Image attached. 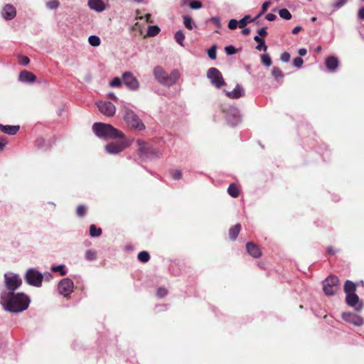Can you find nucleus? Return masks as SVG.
<instances>
[{"label":"nucleus","mask_w":364,"mask_h":364,"mask_svg":"<svg viewBox=\"0 0 364 364\" xmlns=\"http://www.w3.org/2000/svg\"><path fill=\"white\" fill-rule=\"evenodd\" d=\"M29 303V299L23 293L3 292L0 297V304L4 309L12 313L26 310Z\"/></svg>","instance_id":"1"},{"label":"nucleus","mask_w":364,"mask_h":364,"mask_svg":"<svg viewBox=\"0 0 364 364\" xmlns=\"http://www.w3.org/2000/svg\"><path fill=\"white\" fill-rule=\"evenodd\" d=\"M356 287V284L350 280L345 282L343 289L346 294V302L356 311H360L363 309L364 304L355 293Z\"/></svg>","instance_id":"2"},{"label":"nucleus","mask_w":364,"mask_h":364,"mask_svg":"<svg viewBox=\"0 0 364 364\" xmlns=\"http://www.w3.org/2000/svg\"><path fill=\"white\" fill-rule=\"evenodd\" d=\"M155 79L161 85L171 86L176 83L180 77L177 70H173L168 74L161 66H156L153 71Z\"/></svg>","instance_id":"3"},{"label":"nucleus","mask_w":364,"mask_h":364,"mask_svg":"<svg viewBox=\"0 0 364 364\" xmlns=\"http://www.w3.org/2000/svg\"><path fill=\"white\" fill-rule=\"evenodd\" d=\"M92 130L100 138L117 139L123 136V133L109 124L95 122L92 125Z\"/></svg>","instance_id":"4"},{"label":"nucleus","mask_w":364,"mask_h":364,"mask_svg":"<svg viewBox=\"0 0 364 364\" xmlns=\"http://www.w3.org/2000/svg\"><path fill=\"white\" fill-rule=\"evenodd\" d=\"M117 141L107 144L105 150L110 154H117L122 152L130 145V141L124 136L117 138Z\"/></svg>","instance_id":"5"},{"label":"nucleus","mask_w":364,"mask_h":364,"mask_svg":"<svg viewBox=\"0 0 364 364\" xmlns=\"http://www.w3.org/2000/svg\"><path fill=\"white\" fill-rule=\"evenodd\" d=\"M124 119L126 122V123L132 128L137 129L139 130H144L145 129L144 123L141 121L139 117L132 110H125Z\"/></svg>","instance_id":"6"},{"label":"nucleus","mask_w":364,"mask_h":364,"mask_svg":"<svg viewBox=\"0 0 364 364\" xmlns=\"http://www.w3.org/2000/svg\"><path fill=\"white\" fill-rule=\"evenodd\" d=\"M207 77L210 82L217 88H220L225 85L222 73L215 68H210L207 72Z\"/></svg>","instance_id":"7"},{"label":"nucleus","mask_w":364,"mask_h":364,"mask_svg":"<svg viewBox=\"0 0 364 364\" xmlns=\"http://www.w3.org/2000/svg\"><path fill=\"white\" fill-rule=\"evenodd\" d=\"M339 279L336 276H330L323 284V289L326 295H333L338 289Z\"/></svg>","instance_id":"8"},{"label":"nucleus","mask_w":364,"mask_h":364,"mask_svg":"<svg viewBox=\"0 0 364 364\" xmlns=\"http://www.w3.org/2000/svg\"><path fill=\"white\" fill-rule=\"evenodd\" d=\"M4 279L6 287L10 291H15L21 284V279L16 274L11 273L6 274L4 275Z\"/></svg>","instance_id":"9"},{"label":"nucleus","mask_w":364,"mask_h":364,"mask_svg":"<svg viewBox=\"0 0 364 364\" xmlns=\"http://www.w3.org/2000/svg\"><path fill=\"white\" fill-rule=\"evenodd\" d=\"M43 276L37 270L31 269L28 270L26 279V282L33 286L40 287L41 285L42 279Z\"/></svg>","instance_id":"10"},{"label":"nucleus","mask_w":364,"mask_h":364,"mask_svg":"<svg viewBox=\"0 0 364 364\" xmlns=\"http://www.w3.org/2000/svg\"><path fill=\"white\" fill-rule=\"evenodd\" d=\"M122 80L124 85L132 90H136L139 87L137 79L129 72H126L122 75Z\"/></svg>","instance_id":"11"},{"label":"nucleus","mask_w":364,"mask_h":364,"mask_svg":"<svg viewBox=\"0 0 364 364\" xmlns=\"http://www.w3.org/2000/svg\"><path fill=\"white\" fill-rule=\"evenodd\" d=\"M97 107L100 112L107 117H112L116 112L115 106L110 102H99Z\"/></svg>","instance_id":"12"},{"label":"nucleus","mask_w":364,"mask_h":364,"mask_svg":"<svg viewBox=\"0 0 364 364\" xmlns=\"http://www.w3.org/2000/svg\"><path fill=\"white\" fill-rule=\"evenodd\" d=\"M342 318L345 321L353 323L357 326H360L363 324V318L354 313L344 312L342 314Z\"/></svg>","instance_id":"13"},{"label":"nucleus","mask_w":364,"mask_h":364,"mask_svg":"<svg viewBox=\"0 0 364 364\" xmlns=\"http://www.w3.org/2000/svg\"><path fill=\"white\" fill-rule=\"evenodd\" d=\"M73 283L69 279L62 280L58 284V290L60 294L67 296L73 291Z\"/></svg>","instance_id":"14"},{"label":"nucleus","mask_w":364,"mask_h":364,"mask_svg":"<svg viewBox=\"0 0 364 364\" xmlns=\"http://www.w3.org/2000/svg\"><path fill=\"white\" fill-rule=\"evenodd\" d=\"M1 15L5 20H11L16 15V8L11 4H6L1 11Z\"/></svg>","instance_id":"15"},{"label":"nucleus","mask_w":364,"mask_h":364,"mask_svg":"<svg viewBox=\"0 0 364 364\" xmlns=\"http://www.w3.org/2000/svg\"><path fill=\"white\" fill-rule=\"evenodd\" d=\"M248 253L255 258H259L262 255V251L255 243L249 242L246 245Z\"/></svg>","instance_id":"16"},{"label":"nucleus","mask_w":364,"mask_h":364,"mask_svg":"<svg viewBox=\"0 0 364 364\" xmlns=\"http://www.w3.org/2000/svg\"><path fill=\"white\" fill-rule=\"evenodd\" d=\"M338 59L334 56H329L325 60V65L331 72L335 71L338 68Z\"/></svg>","instance_id":"17"},{"label":"nucleus","mask_w":364,"mask_h":364,"mask_svg":"<svg viewBox=\"0 0 364 364\" xmlns=\"http://www.w3.org/2000/svg\"><path fill=\"white\" fill-rule=\"evenodd\" d=\"M20 129L18 125H4L0 124V131L9 135H15Z\"/></svg>","instance_id":"18"},{"label":"nucleus","mask_w":364,"mask_h":364,"mask_svg":"<svg viewBox=\"0 0 364 364\" xmlns=\"http://www.w3.org/2000/svg\"><path fill=\"white\" fill-rule=\"evenodd\" d=\"M225 94L229 98L238 99L245 95V91L240 85H237L232 91H227Z\"/></svg>","instance_id":"19"},{"label":"nucleus","mask_w":364,"mask_h":364,"mask_svg":"<svg viewBox=\"0 0 364 364\" xmlns=\"http://www.w3.org/2000/svg\"><path fill=\"white\" fill-rule=\"evenodd\" d=\"M36 79V75L27 70L21 71L19 74V80L24 82H33Z\"/></svg>","instance_id":"20"},{"label":"nucleus","mask_w":364,"mask_h":364,"mask_svg":"<svg viewBox=\"0 0 364 364\" xmlns=\"http://www.w3.org/2000/svg\"><path fill=\"white\" fill-rule=\"evenodd\" d=\"M88 6L91 9L97 11H102L105 10V4L102 0H89Z\"/></svg>","instance_id":"21"},{"label":"nucleus","mask_w":364,"mask_h":364,"mask_svg":"<svg viewBox=\"0 0 364 364\" xmlns=\"http://www.w3.org/2000/svg\"><path fill=\"white\" fill-rule=\"evenodd\" d=\"M228 194L232 198H237L240 195V190L235 183H231L228 188Z\"/></svg>","instance_id":"22"},{"label":"nucleus","mask_w":364,"mask_h":364,"mask_svg":"<svg viewBox=\"0 0 364 364\" xmlns=\"http://www.w3.org/2000/svg\"><path fill=\"white\" fill-rule=\"evenodd\" d=\"M272 75L278 82L282 80L284 77L282 71L278 67H274L272 70Z\"/></svg>","instance_id":"23"},{"label":"nucleus","mask_w":364,"mask_h":364,"mask_svg":"<svg viewBox=\"0 0 364 364\" xmlns=\"http://www.w3.org/2000/svg\"><path fill=\"white\" fill-rule=\"evenodd\" d=\"M183 24L185 27L188 30H192L193 26H196L192 18L189 16H183Z\"/></svg>","instance_id":"24"},{"label":"nucleus","mask_w":364,"mask_h":364,"mask_svg":"<svg viewBox=\"0 0 364 364\" xmlns=\"http://www.w3.org/2000/svg\"><path fill=\"white\" fill-rule=\"evenodd\" d=\"M256 18L257 17L255 18H252L249 15L245 16L241 20L239 21V27L243 28L247 26L248 23L254 21Z\"/></svg>","instance_id":"25"},{"label":"nucleus","mask_w":364,"mask_h":364,"mask_svg":"<svg viewBox=\"0 0 364 364\" xmlns=\"http://www.w3.org/2000/svg\"><path fill=\"white\" fill-rule=\"evenodd\" d=\"M87 207L85 205H79L76 208V214L78 217H83L87 214Z\"/></svg>","instance_id":"26"},{"label":"nucleus","mask_w":364,"mask_h":364,"mask_svg":"<svg viewBox=\"0 0 364 364\" xmlns=\"http://www.w3.org/2000/svg\"><path fill=\"white\" fill-rule=\"evenodd\" d=\"M160 32V28L157 26H150L148 28L147 36H156Z\"/></svg>","instance_id":"27"},{"label":"nucleus","mask_w":364,"mask_h":364,"mask_svg":"<svg viewBox=\"0 0 364 364\" xmlns=\"http://www.w3.org/2000/svg\"><path fill=\"white\" fill-rule=\"evenodd\" d=\"M174 38L176 40V41L179 44L181 45V46H183V41L185 39V36L183 33V31H178L176 33H175V36H174Z\"/></svg>","instance_id":"28"},{"label":"nucleus","mask_w":364,"mask_h":364,"mask_svg":"<svg viewBox=\"0 0 364 364\" xmlns=\"http://www.w3.org/2000/svg\"><path fill=\"white\" fill-rule=\"evenodd\" d=\"M279 15L281 18L289 20L291 18V14L287 9H282L279 11Z\"/></svg>","instance_id":"29"},{"label":"nucleus","mask_w":364,"mask_h":364,"mask_svg":"<svg viewBox=\"0 0 364 364\" xmlns=\"http://www.w3.org/2000/svg\"><path fill=\"white\" fill-rule=\"evenodd\" d=\"M261 61L267 67H269L272 63V59L268 54L261 55Z\"/></svg>","instance_id":"30"},{"label":"nucleus","mask_w":364,"mask_h":364,"mask_svg":"<svg viewBox=\"0 0 364 364\" xmlns=\"http://www.w3.org/2000/svg\"><path fill=\"white\" fill-rule=\"evenodd\" d=\"M89 43L92 46H98L100 45V39L97 36H90L88 38Z\"/></svg>","instance_id":"31"},{"label":"nucleus","mask_w":364,"mask_h":364,"mask_svg":"<svg viewBox=\"0 0 364 364\" xmlns=\"http://www.w3.org/2000/svg\"><path fill=\"white\" fill-rule=\"evenodd\" d=\"M138 144H139V152L140 155L146 154V150L148 149L147 144L146 142L139 141Z\"/></svg>","instance_id":"32"},{"label":"nucleus","mask_w":364,"mask_h":364,"mask_svg":"<svg viewBox=\"0 0 364 364\" xmlns=\"http://www.w3.org/2000/svg\"><path fill=\"white\" fill-rule=\"evenodd\" d=\"M149 255L147 252L142 251L138 255V259L142 262H146L149 260Z\"/></svg>","instance_id":"33"},{"label":"nucleus","mask_w":364,"mask_h":364,"mask_svg":"<svg viewBox=\"0 0 364 364\" xmlns=\"http://www.w3.org/2000/svg\"><path fill=\"white\" fill-rule=\"evenodd\" d=\"M189 6L192 9H200L202 8L203 4L201 1L198 0H192L189 2Z\"/></svg>","instance_id":"34"},{"label":"nucleus","mask_w":364,"mask_h":364,"mask_svg":"<svg viewBox=\"0 0 364 364\" xmlns=\"http://www.w3.org/2000/svg\"><path fill=\"white\" fill-rule=\"evenodd\" d=\"M216 46L213 45L210 49L208 50V55L212 60H215L216 58Z\"/></svg>","instance_id":"35"},{"label":"nucleus","mask_w":364,"mask_h":364,"mask_svg":"<svg viewBox=\"0 0 364 364\" xmlns=\"http://www.w3.org/2000/svg\"><path fill=\"white\" fill-rule=\"evenodd\" d=\"M97 252L94 250H88L85 253V257L87 260H93L96 259Z\"/></svg>","instance_id":"36"},{"label":"nucleus","mask_w":364,"mask_h":364,"mask_svg":"<svg viewBox=\"0 0 364 364\" xmlns=\"http://www.w3.org/2000/svg\"><path fill=\"white\" fill-rule=\"evenodd\" d=\"M171 175L173 178L179 180L182 177V172L180 170H172L171 171Z\"/></svg>","instance_id":"37"},{"label":"nucleus","mask_w":364,"mask_h":364,"mask_svg":"<svg viewBox=\"0 0 364 364\" xmlns=\"http://www.w3.org/2000/svg\"><path fill=\"white\" fill-rule=\"evenodd\" d=\"M47 6L50 9H55L58 7L59 1L58 0H50L47 2Z\"/></svg>","instance_id":"38"},{"label":"nucleus","mask_w":364,"mask_h":364,"mask_svg":"<svg viewBox=\"0 0 364 364\" xmlns=\"http://www.w3.org/2000/svg\"><path fill=\"white\" fill-rule=\"evenodd\" d=\"M270 4H271V2H270V1H265V2H264V3L262 4V11H261V12L257 15V18H258V17L261 16L262 14H264L266 12V11H267V9H268V7L270 6Z\"/></svg>","instance_id":"39"},{"label":"nucleus","mask_w":364,"mask_h":364,"mask_svg":"<svg viewBox=\"0 0 364 364\" xmlns=\"http://www.w3.org/2000/svg\"><path fill=\"white\" fill-rule=\"evenodd\" d=\"M304 60L301 57H296L293 60V65L298 68H300L302 66Z\"/></svg>","instance_id":"40"},{"label":"nucleus","mask_w":364,"mask_h":364,"mask_svg":"<svg viewBox=\"0 0 364 364\" xmlns=\"http://www.w3.org/2000/svg\"><path fill=\"white\" fill-rule=\"evenodd\" d=\"M225 50L228 55H233L237 52V50L233 46H228L225 48Z\"/></svg>","instance_id":"41"},{"label":"nucleus","mask_w":364,"mask_h":364,"mask_svg":"<svg viewBox=\"0 0 364 364\" xmlns=\"http://www.w3.org/2000/svg\"><path fill=\"white\" fill-rule=\"evenodd\" d=\"M237 26H239V21L235 19H231L228 23V28L230 30H234L237 28Z\"/></svg>","instance_id":"42"},{"label":"nucleus","mask_w":364,"mask_h":364,"mask_svg":"<svg viewBox=\"0 0 364 364\" xmlns=\"http://www.w3.org/2000/svg\"><path fill=\"white\" fill-rule=\"evenodd\" d=\"M102 234V229H90V235L92 237H98Z\"/></svg>","instance_id":"43"},{"label":"nucleus","mask_w":364,"mask_h":364,"mask_svg":"<svg viewBox=\"0 0 364 364\" xmlns=\"http://www.w3.org/2000/svg\"><path fill=\"white\" fill-rule=\"evenodd\" d=\"M19 63L23 65H27L30 63V59L27 56L20 55Z\"/></svg>","instance_id":"44"},{"label":"nucleus","mask_w":364,"mask_h":364,"mask_svg":"<svg viewBox=\"0 0 364 364\" xmlns=\"http://www.w3.org/2000/svg\"><path fill=\"white\" fill-rule=\"evenodd\" d=\"M63 267H64L63 265H59V266H57V267H53L51 268V269L53 272L59 271L61 275H65L66 274V272H65V270H63Z\"/></svg>","instance_id":"45"},{"label":"nucleus","mask_w":364,"mask_h":364,"mask_svg":"<svg viewBox=\"0 0 364 364\" xmlns=\"http://www.w3.org/2000/svg\"><path fill=\"white\" fill-rule=\"evenodd\" d=\"M110 86L111 87H118L121 85V80L119 77H114L111 82H110Z\"/></svg>","instance_id":"46"},{"label":"nucleus","mask_w":364,"mask_h":364,"mask_svg":"<svg viewBox=\"0 0 364 364\" xmlns=\"http://www.w3.org/2000/svg\"><path fill=\"white\" fill-rule=\"evenodd\" d=\"M239 234V229H231L230 231V237L231 240H235Z\"/></svg>","instance_id":"47"},{"label":"nucleus","mask_w":364,"mask_h":364,"mask_svg":"<svg viewBox=\"0 0 364 364\" xmlns=\"http://www.w3.org/2000/svg\"><path fill=\"white\" fill-rule=\"evenodd\" d=\"M348 0H336L333 6L338 9L346 4Z\"/></svg>","instance_id":"48"},{"label":"nucleus","mask_w":364,"mask_h":364,"mask_svg":"<svg viewBox=\"0 0 364 364\" xmlns=\"http://www.w3.org/2000/svg\"><path fill=\"white\" fill-rule=\"evenodd\" d=\"M281 60L283 62H289L290 60V54L287 52H284L281 55Z\"/></svg>","instance_id":"49"},{"label":"nucleus","mask_w":364,"mask_h":364,"mask_svg":"<svg viewBox=\"0 0 364 364\" xmlns=\"http://www.w3.org/2000/svg\"><path fill=\"white\" fill-rule=\"evenodd\" d=\"M256 49L258 50H263L264 51H266L267 46L265 45L264 41H263L262 43H258V45L256 46Z\"/></svg>","instance_id":"50"},{"label":"nucleus","mask_w":364,"mask_h":364,"mask_svg":"<svg viewBox=\"0 0 364 364\" xmlns=\"http://www.w3.org/2000/svg\"><path fill=\"white\" fill-rule=\"evenodd\" d=\"M257 33L259 34V36H262V37L267 36V28H261L258 29Z\"/></svg>","instance_id":"51"},{"label":"nucleus","mask_w":364,"mask_h":364,"mask_svg":"<svg viewBox=\"0 0 364 364\" xmlns=\"http://www.w3.org/2000/svg\"><path fill=\"white\" fill-rule=\"evenodd\" d=\"M7 144V140L5 138H0V151H2Z\"/></svg>","instance_id":"52"},{"label":"nucleus","mask_w":364,"mask_h":364,"mask_svg":"<svg viewBox=\"0 0 364 364\" xmlns=\"http://www.w3.org/2000/svg\"><path fill=\"white\" fill-rule=\"evenodd\" d=\"M265 18L269 21H272L277 18V16L274 14L269 13L266 15Z\"/></svg>","instance_id":"53"},{"label":"nucleus","mask_w":364,"mask_h":364,"mask_svg":"<svg viewBox=\"0 0 364 364\" xmlns=\"http://www.w3.org/2000/svg\"><path fill=\"white\" fill-rule=\"evenodd\" d=\"M167 293V291L165 289H159L158 291H157V295L159 296V297H163L164 296H165Z\"/></svg>","instance_id":"54"},{"label":"nucleus","mask_w":364,"mask_h":364,"mask_svg":"<svg viewBox=\"0 0 364 364\" xmlns=\"http://www.w3.org/2000/svg\"><path fill=\"white\" fill-rule=\"evenodd\" d=\"M358 16L360 19L364 20V7H362L359 9Z\"/></svg>","instance_id":"55"},{"label":"nucleus","mask_w":364,"mask_h":364,"mask_svg":"<svg viewBox=\"0 0 364 364\" xmlns=\"http://www.w3.org/2000/svg\"><path fill=\"white\" fill-rule=\"evenodd\" d=\"M302 30V28L299 26H296L293 28L292 30V33L293 34H297L299 31H301Z\"/></svg>","instance_id":"56"},{"label":"nucleus","mask_w":364,"mask_h":364,"mask_svg":"<svg viewBox=\"0 0 364 364\" xmlns=\"http://www.w3.org/2000/svg\"><path fill=\"white\" fill-rule=\"evenodd\" d=\"M242 34L244 36H247L250 33V29L249 28H243L242 31H241Z\"/></svg>","instance_id":"57"},{"label":"nucleus","mask_w":364,"mask_h":364,"mask_svg":"<svg viewBox=\"0 0 364 364\" xmlns=\"http://www.w3.org/2000/svg\"><path fill=\"white\" fill-rule=\"evenodd\" d=\"M298 53H299V55H301V56H304V55H306V53H307V50H306V49H305V48H300V49L299 50V52H298Z\"/></svg>","instance_id":"58"},{"label":"nucleus","mask_w":364,"mask_h":364,"mask_svg":"<svg viewBox=\"0 0 364 364\" xmlns=\"http://www.w3.org/2000/svg\"><path fill=\"white\" fill-rule=\"evenodd\" d=\"M327 252L329 255H334L336 252V250H334L332 247H328L327 249Z\"/></svg>","instance_id":"59"},{"label":"nucleus","mask_w":364,"mask_h":364,"mask_svg":"<svg viewBox=\"0 0 364 364\" xmlns=\"http://www.w3.org/2000/svg\"><path fill=\"white\" fill-rule=\"evenodd\" d=\"M254 40H255L257 43H262L263 41H264L263 38H260V37H259V36H255L254 37Z\"/></svg>","instance_id":"60"},{"label":"nucleus","mask_w":364,"mask_h":364,"mask_svg":"<svg viewBox=\"0 0 364 364\" xmlns=\"http://www.w3.org/2000/svg\"><path fill=\"white\" fill-rule=\"evenodd\" d=\"M151 14H146L145 15L146 21L147 23H152V22H153V21L151 20Z\"/></svg>","instance_id":"61"},{"label":"nucleus","mask_w":364,"mask_h":364,"mask_svg":"<svg viewBox=\"0 0 364 364\" xmlns=\"http://www.w3.org/2000/svg\"><path fill=\"white\" fill-rule=\"evenodd\" d=\"M109 98H111L114 101H117V97L114 95V93H109Z\"/></svg>","instance_id":"62"},{"label":"nucleus","mask_w":364,"mask_h":364,"mask_svg":"<svg viewBox=\"0 0 364 364\" xmlns=\"http://www.w3.org/2000/svg\"><path fill=\"white\" fill-rule=\"evenodd\" d=\"M136 18H139V19H142L143 17L141 16H140V11L139 10L136 11Z\"/></svg>","instance_id":"63"},{"label":"nucleus","mask_w":364,"mask_h":364,"mask_svg":"<svg viewBox=\"0 0 364 364\" xmlns=\"http://www.w3.org/2000/svg\"><path fill=\"white\" fill-rule=\"evenodd\" d=\"M45 277L46 279H49L51 277V275L49 273L45 274Z\"/></svg>","instance_id":"64"}]
</instances>
